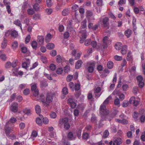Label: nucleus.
<instances>
[{
  "mask_svg": "<svg viewBox=\"0 0 145 145\" xmlns=\"http://www.w3.org/2000/svg\"><path fill=\"white\" fill-rule=\"evenodd\" d=\"M109 113V110L106 109V106L101 104L99 108V113L101 117L107 115Z\"/></svg>",
  "mask_w": 145,
  "mask_h": 145,
  "instance_id": "f257e3e1",
  "label": "nucleus"
},
{
  "mask_svg": "<svg viewBox=\"0 0 145 145\" xmlns=\"http://www.w3.org/2000/svg\"><path fill=\"white\" fill-rule=\"evenodd\" d=\"M9 121L7 122L5 128V133L7 137L10 136V133L11 132V131L12 130V129L9 127L10 125H9Z\"/></svg>",
  "mask_w": 145,
  "mask_h": 145,
  "instance_id": "f03ea898",
  "label": "nucleus"
},
{
  "mask_svg": "<svg viewBox=\"0 0 145 145\" xmlns=\"http://www.w3.org/2000/svg\"><path fill=\"white\" fill-rule=\"evenodd\" d=\"M136 78L139 87L141 88H142L144 85V83L142 81L143 80L142 76L139 75Z\"/></svg>",
  "mask_w": 145,
  "mask_h": 145,
  "instance_id": "7ed1b4c3",
  "label": "nucleus"
},
{
  "mask_svg": "<svg viewBox=\"0 0 145 145\" xmlns=\"http://www.w3.org/2000/svg\"><path fill=\"white\" fill-rule=\"evenodd\" d=\"M109 19L108 17H105L102 20V23L104 25V26L106 29L109 28Z\"/></svg>",
  "mask_w": 145,
  "mask_h": 145,
  "instance_id": "20e7f679",
  "label": "nucleus"
},
{
  "mask_svg": "<svg viewBox=\"0 0 145 145\" xmlns=\"http://www.w3.org/2000/svg\"><path fill=\"white\" fill-rule=\"evenodd\" d=\"M94 91L95 97L98 98L99 97L101 94V93L100 92L101 91V88L98 87L94 89Z\"/></svg>",
  "mask_w": 145,
  "mask_h": 145,
  "instance_id": "39448f33",
  "label": "nucleus"
},
{
  "mask_svg": "<svg viewBox=\"0 0 145 145\" xmlns=\"http://www.w3.org/2000/svg\"><path fill=\"white\" fill-rule=\"evenodd\" d=\"M18 104L16 102L12 103L11 104V110L14 112H16L18 111Z\"/></svg>",
  "mask_w": 145,
  "mask_h": 145,
  "instance_id": "423d86ee",
  "label": "nucleus"
},
{
  "mask_svg": "<svg viewBox=\"0 0 145 145\" xmlns=\"http://www.w3.org/2000/svg\"><path fill=\"white\" fill-rule=\"evenodd\" d=\"M129 102L131 104H133L135 106H137L139 104L138 101L136 100L135 97L133 96L130 98Z\"/></svg>",
  "mask_w": 145,
  "mask_h": 145,
  "instance_id": "0eeeda50",
  "label": "nucleus"
},
{
  "mask_svg": "<svg viewBox=\"0 0 145 145\" xmlns=\"http://www.w3.org/2000/svg\"><path fill=\"white\" fill-rule=\"evenodd\" d=\"M95 66V64L94 62H92L89 64V65L88 67V71L90 73L92 72L94 70V67Z\"/></svg>",
  "mask_w": 145,
  "mask_h": 145,
  "instance_id": "6e6552de",
  "label": "nucleus"
},
{
  "mask_svg": "<svg viewBox=\"0 0 145 145\" xmlns=\"http://www.w3.org/2000/svg\"><path fill=\"white\" fill-rule=\"evenodd\" d=\"M91 121L94 123H97V118L95 116V115L94 114H92L91 115Z\"/></svg>",
  "mask_w": 145,
  "mask_h": 145,
  "instance_id": "1a4fd4ad",
  "label": "nucleus"
},
{
  "mask_svg": "<svg viewBox=\"0 0 145 145\" xmlns=\"http://www.w3.org/2000/svg\"><path fill=\"white\" fill-rule=\"evenodd\" d=\"M121 139L119 138L115 140L113 143V145H119L121 143Z\"/></svg>",
  "mask_w": 145,
  "mask_h": 145,
  "instance_id": "9d476101",
  "label": "nucleus"
},
{
  "mask_svg": "<svg viewBox=\"0 0 145 145\" xmlns=\"http://www.w3.org/2000/svg\"><path fill=\"white\" fill-rule=\"evenodd\" d=\"M136 18L134 17H133V18L132 24L133 28V31L135 33V31L137 29V27L136 26Z\"/></svg>",
  "mask_w": 145,
  "mask_h": 145,
  "instance_id": "9b49d317",
  "label": "nucleus"
},
{
  "mask_svg": "<svg viewBox=\"0 0 145 145\" xmlns=\"http://www.w3.org/2000/svg\"><path fill=\"white\" fill-rule=\"evenodd\" d=\"M37 41L40 44H42L44 42V38L42 36H38L37 37Z\"/></svg>",
  "mask_w": 145,
  "mask_h": 145,
  "instance_id": "f8f14e48",
  "label": "nucleus"
},
{
  "mask_svg": "<svg viewBox=\"0 0 145 145\" xmlns=\"http://www.w3.org/2000/svg\"><path fill=\"white\" fill-rule=\"evenodd\" d=\"M122 48L121 50V54L124 55L126 53L127 50V46L126 45H124L122 47Z\"/></svg>",
  "mask_w": 145,
  "mask_h": 145,
  "instance_id": "ddd939ff",
  "label": "nucleus"
},
{
  "mask_svg": "<svg viewBox=\"0 0 145 145\" xmlns=\"http://www.w3.org/2000/svg\"><path fill=\"white\" fill-rule=\"evenodd\" d=\"M5 5H6V8L7 10V11L8 14H10L11 12V10L10 8V3L9 2H7L4 4Z\"/></svg>",
  "mask_w": 145,
  "mask_h": 145,
  "instance_id": "4468645a",
  "label": "nucleus"
},
{
  "mask_svg": "<svg viewBox=\"0 0 145 145\" xmlns=\"http://www.w3.org/2000/svg\"><path fill=\"white\" fill-rule=\"evenodd\" d=\"M122 44L120 42H118L115 45V48L117 50H119L121 48Z\"/></svg>",
  "mask_w": 145,
  "mask_h": 145,
  "instance_id": "2eb2a0df",
  "label": "nucleus"
},
{
  "mask_svg": "<svg viewBox=\"0 0 145 145\" xmlns=\"http://www.w3.org/2000/svg\"><path fill=\"white\" fill-rule=\"evenodd\" d=\"M11 35L12 37L13 38H15L18 36V33L15 30H14L11 32Z\"/></svg>",
  "mask_w": 145,
  "mask_h": 145,
  "instance_id": "dca6fc26",
  "label": "nucleus"
},
{
  "mask_svg": "<svg viewBox=\"0 0 145 145\" xmlns=\"http://www.w3.org/2000/svg\"><path fill=\"white\" fill-rule=\"evenodd\" d=\"M82 62L81 60H78L75 64V67L76 69H78L81 67V65Z\"/></svg>",
  "mask_w": 145,
  "mask_h": 145,
  "instance_id": "f3484780",
  "label": "nucleus"
},
{
  "mask_svg": "<svg viewBox=\"0 0 145 145\" xmlns=\"http://www.w3.org/2000/svg\"><path fill=\"white\" fill-rule=\"evenodd\" d=\"M40 85L41 88L45 87L48 86L47 82L45 80H43L40 82Z\"/></svg>",
  "mask_w": 145,
  "mask_h": 145,
  "instance_id": "a211bd4d",
  "label": "nucleus"
},
{
  "mask_svg": "<svg viewBox=\"0 0 145 145\" xmlns=\"http://www.w3.org/2000/svg\"><path fill=\"white\" fill-rule=\"evenodd\" d=\"M51 39V35L50 33H48L46 36L45 39V41L46 42H48L50 41Z\"/></svg>",
  "mask_w": 145,
  "mask_h": 145,
  "instance_id": "6ab92c4d",
  "label": "nucleus"
},
{
  "mask_svg": "<svg viewBox=\"0 0 145 145\" xmlns=\"http://www.w3.org/2000/svg\"><path fill=\"white\" fill-rule=\"evenodd\" d=\"M7 40L6 39L4 38L1 44V47L3 49L5 48L7 46Z\"/></svg>",
  "mask_w": 145,
  "mask_h": 145,
  "instance_id": "aec40b11",
  "label": "nucleus"
},
{
  "mask_svg": "<svg viewBox=\"0 0 145 145\" xmlns=\"http://www.w3.org/2000/svg\"><path fill=\"white\" fill-rule=\"evenodd\" d=\"M69 13V9L68 8L64 9L62 12V14L63 16H66Z\"/></svg>",
  "mask_w": 145,
  "mask_h": 145,
  "instance_id": "412c9836",
  "label": "nucleus"
},
{
  "mask_svg": "<svg viewBox=\"0 0 145 145\" xmlns=\"http://www.w3.org/2000/svg\"><path fill=\"white\" fill-rule=\"evenodd\" d=\"M35 109L36 113L39 114L40 113L41 110L40 106L38 105H36L35 107Z\"/></svg>",
  "mask_w": 145,
  "mask_h": 145,
  "instance_id": "4be33fe9",
  "label": "nucleus"
},
{
  "mask_svg": "<svg viewBox=\"0 0 145 145\" xmlns=\"http://www.w3.org/2000/svg\"><path fill=\"white\" fill-rule=\"evenodd\" d=\"M53 97L52 95H48L47 96L46 98V102L47 103H50L53 101Z\"/></svg>",
  "mask_w": 145,
  "mask_h": 145,
  "instance_id": "5701e85b",
  "label": "nucleus"
},
{
  "mask_svg": "<svg viewBox=\"0 0 145 145\" xmlns=\"http://www.w3.org/2000/svg\"><path fill=\"white\" fill-rule=\"evenodd\" d=\"M54 44L52 43H49L46 46V48L49 50H51L54 48Z\"/></svg>",
  "mask_w": 145,
  "mask_h": 145,
  "instance_id": "b1692460",
  "label": "nucleus"
},
{
  "mask_svg": "<svg viewBox=\"0 0 145 145\" xmlns=\"http://www.w3.org/2000/svg\"><path fill=\"white\" fill-rule=\"evenodd\" d=\"M89 137V135L87 133H83L82 135V138L84 140L88 139Z\"/></svg>",
  "mask_w": 145,
  "mask_h": 145,
  "instance_id": "393cba45",
  "label": "nucleus"
},
{
  "mask_svg": "<svg viewBox=\"0 0 145 145\" xmlns=\"http://www.w3.org/2000/svg\"><path fill=\"white\" fill-rule=\"evenodd\" d=\"M14 24L20 27L21 29H22V24L21 23L20 21L18 20H15L14 22Z\"/></svg>",
  "mask_w": 145,
  "mask_h": 145,
  "instance_id": "a878e982",
  "label": "nucleus"
},
{
  "mask_svg": "<svg viewBox=\"0 0 145 145\" xmlns=\"http://www.w3.org/2000/svg\"><path fill=\"white\" fill-rule=\"evenodd\" d=\"M21 51L23 53H25L27 52V53H29V52L27 50V48L25 46H23L21 48Z\"/></svg>",
  "mask_w": 145,
  "mask_h": 145,
  "instance_id": "bb28decb",
  "label": "nucleus"
},
{
  "mask_svg": "<svg viewBox=\"0 0 145 145\" xmlns=\"http://www.w3.org/2000/svg\"><path fill=\"white\" fill-rule=\"evenodd\" d=\"M131 33V31L130 29H127L125 31V35L127 38L129 37Z\"/></svg>",
  "mask_w": 145,
  "mask_h": 145,
  "instance_id": "cd10ccee",
  "label": "nucleus"
},
{
  "mask_svg": "<svg viewBox=\"0 0 145 145\" xmlns=\"http://www.w3.org/2000/svg\"><path fill=\"white\" fill-rule=\"evenodd\" d=\"M18 46V43L16 41L13 42L12 45V47L14 49H15Z\"/></svg>",
  "mask_w": 145,
  "mask_h": 145,
  "instance_id": "c85d7f7f",
  "label": "nucleus"
},
{
  "mask_svg": "<svg viewBox=\"0 0 145 145\" xmlns=\"http://www.w3.org/2000/svg\"><path fill=\"white\" fill-rule=\"evenodd\" d=\"M87 20L84 19L81 23V27L82 28L84 29L87 27L86 25Z\"/></svg>",
  "mask_w": 145,
  "mask_h": 145,
  "instance_id": "c756f323",
  "label": "nucleus"
},
{
  "mask_svg": "<svg viewBox=\"0 0 145 145\" xmlns=\"http://www.w3.org/2000/svg\"><path fill=\"white\" fill-rule=\"evenodd\" d=\"M114 63L111 61H109L107 64V66L108 68L110 69L112 68L113 67Z\"/></svg>",
  "mask_w": 145,
  "mask_h": 145,
  "instance_id": "7c9ffc66",
  "label": "nucleus"
},
{
  "mask_svg": "<svg viewBox=\"0 0 145 145\" xmlns=\"http://www.w3.org/2000/svg\"><path fill=\"white\" fill-rule=\"evenodd\" d=\"M31 45L33 49L36 50L37 45V43L36 41H33L31 44Z\"/></svg>",
  "mask_w": 145,
  "mask_h": 145,
  "instance_id": "2f4dec72",
  "label": "nucleus"
},
{
  "mask_svg": "<svg viewBox=\"0 0 145 145\" xmlns=\"http://www.w3.org/2000/svg\"><path fill=\"white\" fill-rule=\"evenodd\" d=\"M62 92L63 94L66 95L68 93V89L67 87H65L63 88L62 90Z\"/></svg>",
  "mask_w": 145,
  "mask_h": 145,
  "instance_id": "473e14b6",
  "label": "nucleus"
},
{
  "mask_svg": "<svg viewBox=\"0 0 145 145\" xmlns=\"http://www.w3.org/2000/svg\"><path fill=\"white\" fill-rule=\"evenodd\" d=\"M56 61L57 63H60L62 61V58L60 55H58L56 57Z\"/></svg>",
  "mask_w": 145,
  "mask_h": 145,
  "instance_id": "72a5a7b5",
  "label": "nucleus"
},
{
  "mask_svg": "<svg viewBox=\"0 0 145 145\" xmlns=\"http://www.w3.org/2000/svg\"><path fill=\"white\" fill-rule=\"evenodd\" d=\"M36 123L39 125H41L42 124L41 120L39 118H37L36 119Z\"/></svg>",
  "mask_w": 145,
  "mask_h": 145,
  "instance_id": "f704fd0d",
  "label": "nucleus"
},
{
  "mask_svg": "<svg viewBox=\"0 0 145 145\" xmlns=\"http://www.w3.org/2000/svg\"><path fill=\"white\" fill-rule=\"evenodd\" d=\"M38 135V133L37 131H33L32 132L31 134V137L34 138L36 137Z\"/></svg>",
  "mask_w": 145,
  "mask_h": 145,
  "instance_id": "c9c22d12",
  "label": "nucleus"
},
{
  "mask_svg": "<svg viewBox=\"0 0 145 145\" xmlns=\"http://www.w3.org/2000/svg\"><path fill=\"white\" fill-rule=\"evenodd\" d=\"M88 99L89 100H94V99L93 97V94L92 93H89L87 96Z\"/></svg>",
  "mask_w": 145,
  "mask_h": 145,
  "instance_id": "e433bc0d",
  "label": "nucleus"
},
{
  "mask_svg": "<svg viewBox=\"0 0 145 145\" xmlns=\"http://www.w3.org/2000/svg\"><path fill=\"white\" fill-rule=\"evenodd\" d=\"M91 39H87L85 41L84 45L86 46H88L90 45L91 43Z\"/></svg>",
  "mask_w": 145,
  "mask_h": 145,
  "instance_id": "4c0bfd02",
  "label": "nucleus"
},
{
  "mask_svg": "<svg viewBox=\"0 0 145 145\" xmlns=\"http://www.w3.org/2000/svg\"><path fill=\"white\" fill-rule=\"evenodd\" d=\"M78 6L77 5H73L72 7V11L74 12L76 11L78 9Z\"/></svg>",
  "mask_w": 145,
  "mask_h": 145,
  "instance_id": "58836bf2",
  "label": "nucleus"
},
{
  "mask_svg": "<svg viewBox=\"0 0 145 145\" xmlns=\"http://www.w3.org/2000/svg\"><path fill=\"white\" fill-rule=\"evenodd\" d=\"M46 12L48 15H50L52 14L53 10L52 8H47L45 10Z\"/></svg>",
  "mask_w": 145,
  "mask_h": 145,
  "instance_id": "ea45409f",
  "label": "nucleus"
},
{
  "mask_svg": "<svg viewBox=\"0 0 145 145\" xmlns=\"http://www.w3.org/2000/svg\"><path fill=\"white\" fill-rule=\"evenodd\" d=\"M50 117L52 118H55L56 117V112H52L50 114Z\"/></svg>",
  "mask_w": 145,
  "mask_h": 145,
  "instance_id": "a19ab883",
  "label": "nucleus"
},
{
  "mask_svg": "<svg viewBox=\"0 0 145 145\" xmlns=\"http://www.w3.org/2000/svg\"><path fill=\"white\" fill-rule=\"evenodd\" d=\"M93 15V13L91 11L88 10L87 11L86 16L89 18L92 16Z\"/></svg>",
  "mask_w": 145,
  "mask_h": 145,
  "instance_id": "79ce46f5",
  "label": "nucleus"
},
{
  "mask_svg": "<svg viewBox=\"0 0 145 145\" xmlns=\"http://www.w3.org/2000/svg\"><path fill=\"white\" fill-rule=\"evenodd\" d=\"M64 71L65 72L68 73L70 71V67L68 66H66L64 68Z\"/></svg>",
  "mask_w": 145,
  "mask_h": 145,
  "instance_id": "37998d69",
  "label": "nucleus"
},
{
  "mask_svg": "<svg viewBox=\"0 0 145 145\" xmlns=\"http://www.w3.org/2000/svg\"><path fill=\"white\" fill-rule=\"evenodd\" d=\"M16 121V119L14 117H12L10 119L9 121H9V125H10V122L11 123H15Z\"/></svg>",
  "mask_w": 145,
  "mask_h": 145,
  "instance_id": "c03bdc74",
  "label": "nucleus"
},
{
  "mask_svg": "<svg viewBox=\"0 0 145 145\" xmlns=\"http://www.w3.org/2000/svg\"><path fill=\"white\" fill-rule=\"evenodd\" d=\"M111 98V97L110 96H109L105 99L103 104L105 105V104L107 105L108 104L109 101V99Z\"/></svg>",
  "mask_w": 145,
  "mask_h": 145,
  "instance_id": "a18cd8bd",
  "label": "nucleus"
},
{
  "mask_svg": "<svg viewBox=\"0 0 145 145\" xmlns=\"http://www.w3.org/2000/svg\"><path fill=\"white\" fill-rule=\"evenodd\" d=\"M30 93V90L28 88L25 89L23 91V93L25 95H28Z\"/></svg>",
  "mask_w": 145,
  "mask_h": 145,
  "instance_id": "49530a36",
  "label": "nucleus"
},
{
  "mask_svg": "<svg viewBox=\"0 0 145 145\" xmlns=\"http://www.w3.org/2000/svg\"><path fill=\"white\" fill-rule=\"evenodd\" d=\"M109 133L108 130H105L104 132L103 137L104 138H106L109 135Z\"/></svg>",
  "mask_w": 145,
  "mask_h": 145,
  "instance_id": "de8ad7c7",
  "label": "nucleus"
},
{
  "mask_svg": "<svg viewBox=\"0 0 145 145\" xmlns=\"http://www.w3.org/2000/svg\"><path fill=\"white\" fill-rule=\"evenodd\" d=\"M138 91V88L137 87H134L133 89V92L135 94H137Z\"/></svg>",
  "mask_w": 145,
  "mask_h": 145,
  "instance_id": "09e8293b",
  "label": "nucleus"
},
{
  "mask_svg": "<svg viewBox=\"0 0 145 145\" xmlns=\"http://www.w3.org/2000/svg\"><path fill=\"white\" fill-rule=\"evenodd\" d=\"M39 4L38 3H36L35 4V5H33V8L37 11H38L39 10Z\"/></svg>",
  "mask_w": 145,
  "mask_h": 145,
  "instance_id": "8fccbe9b",
  "label": "nucleus"
},
{
  "mask_svg": "<svg viewBox=\"0 0 145 145\" xmlns=\"http://www.w3.org/2000/svg\"><path fill=\"white\" fill-rule=\"evenodd\" d=\"M96 4L98 6H102L103 5V1L102 0H97Z\"/></svg>",
  "mask_w": 145,
  "mask_h": 145,
  "instance_id": "3c124183",
  "label": "nucleus"
},
{
  "mask_svg": "<svg viewBox=\"0 0 145 145\" xmlns=\"http://www.w3.org/2000/svg\"><path fill=\"white\" fill-rule=\"evenodd\" d=\"M42 121L44 124H46L48 123L49 120L47 118L45 117L43 118Z\"/></svg>",
  "mask_w": 145,
  "mask_h": 145,
  "instance_id": "603ef678",
  "label": "nucleus"
},
{
  "mask_svg": "<svg viewBox=\"0 0 145 145\" xmlns=\"http://www.w3.org/2000/svg\"><path fill=\"white\" fill-rule=\"evenodd\" d=\"M73 77V76L71 75H68L67 77L66 80L67 81L69 82L71 81Z\"/></svg>",
  "mask_w": 145,
  "mask_h": 145,
  "instance_id": "864d4df0",
  "label": "nucleus"
},
{
  "mask_svg": "<svg viewBox=\"0 0 145 145\" xmlns=\"http://www.w3.org/2000/svg\"><path fill=\"white\" fill-rule=\"evenodd\" d=\"M115 59L117 61H120L122 59V57L121 56L116 55L114 56Z\"/></svg>",
  "mask_w": 145,
  "mask_h": 145,
  "instance_id": "5fc2aeb1",
  "label": "nucleus"
},
{
  "mask_svg": "<svg viewBox=\"0 0 145 145\" xmlns=\"http://www.w3.org/2000/svg\"><path fill=\"white\" fill-rule=\"evenodd\" d=\"M31 90L32 91L36 90H38V89L37 88L36 84H34L31 86Z\"/></svg>",
  "mask_w": 145,
  "mask_h": 145,
  "instance_id": "6e6d98bb",
  "label": "nucleus"
},
{
  "mask_svg": "<svg viewBox=\"0 0 145 145\" xmlns=\"http://www.w3.org/2000/svg\"><path fill=\"white\" fill-rule=\"evenodd\" d=\"M0 57L1 59L3 61H5L7 59L6 56L5 54H2Z\"/></svg>",
  "mask_w": 145,
  "mask_h": 145,
  "instance_id": "4d7b16f0",
  "label": "nucleus"
},
{
  "mask_svg": "<svg viewBox=\"0 0 145 145\" xmlns=\"http://www.w3.org/2000/svg\"><path fill=\"white\" fill-rule=\"evenodd\" d=\"M132 56L131 55V52H129L127 54V60L128 61L132 59Z\"/></svg>",
  "mask_w": 145,
  "mask_h": 145,
  "instance_id": "13d9d810",
  "label": "nucleus"
},
{
  "mask_svg": "<svg viewBox=\"0 0 145 145\" xmlns=\"http://www.w3.org/2000/svg\"><path fill=\"white\" fill-rule=\"evenodd\" d=\"M63 69L62 68H59L56 71V72L58 74H61L63 72Z\"/></svg>",
  "mask_w": 145,
  "mask_h": 145,
  "instance_id": "bf43d9fd",
  "label": "nucleus"
},
{
  "mask_svg": "<svg viewBox=\"0 0 145 145\" xmlns=\"http://www.w3.org/2000/svg\"><path fill=\"white\" fill-rule=\"evenodd\" d=\"M31 38V36L30 35H28L26 37L25 39V42L26 44L28 43L30 40Z\"/></svg>",
  "mask_w": 145,
  "mask_h": 145,
  "instance_id": "052dcab7",
  "label": "nucleus"
},
{
  "mask_svg": "<svg viewBox=\"0 0 145 145\" xmlns=\"http://www.w3.org/2000/svg\"><path fill=\"white\" fill-rule=\"evenodd\" d=\"M70 36L69 34V32L66 31L64 34L63 36L65 39H67Z\"/></svg>",
  "mask_w": 145,
  "mask_h": 145,
  "instance_id": "680f3d73",
  "label": "nucleus"
},
{
  "mask_svg": "<svg viewBox=\"0 0 145 145\" xmlns=\"http://www.w3.org/2000/svg\"><path fill=\"white\" fill-rule=\"evenodd\" d=\"M27 12L28 14L29 15H32L34 13V11L32 8L28 9L27 10Z\"/></svg>",
  "mask_w": 145,
  "mask_h": 145,
  "instance_id": "e2e57ef3",
  "label": "nucleus"
},
{
  "mask_svg": "<svg viewBox=\"0 0 145 145\" xmlns=\"http://www.w3.org/2000/svg\"><path fill=\"white\" fill-rule=\"evenodd\" d=\"M11 66V63L10 62H7L5 64V67L6 68H9Z\"/></svg>",
  "mask_w": 145,
  "mask_h": 145,
  "instance_id": "0e129e2a",
  "label": "nucleus"
},
{
  "mask_svg": "<svg viewBox=\"0 0 145 145\" xmlns=\"http://www.w3.org/2000/svg\"><path fill=\"white\" fill-rule=\"evenodd\" d=\"M129 105V103H128V101H127L125 100L123 102L122 106L123 107H125L128 106Z\"/></svg>",
  "mask_w": 145,
  "mask_h": 145,
  "instance_id": "69168bd1",
  "label": "nucleus"
},
{
  "mask_svg": "<svg viewBox=\"0 0 145 145\" xmlns=\"http://www.w3.org/2000/svg\"><path fill=\"white\" fill-rule=\"evenodd\" d=\"M50 68L51 70L52 71H54L56 69V66L54 64H51L50 66Z\"/></svg>",
  "mask_w": 145,
  "mask_h": 145,
  "instance_id": "338daca9",
  "label": "nucleus"
},
{
  "mask_svg": "<svg viewBox=\"0 0 145 145\" xmlns=\"http://www.w3.org/2000/svg\"><path fill=\"white\" fill-rule=\"evenodd\" d=\"M25 126V124L24 123L21 122L19 124V127L20 129H24Z\"/></svg>",
  "mask_w": 145,
  "mask_h": 145,
  "instance_id": "774afa93",
  "label": "nucleus"
}]
</instances>
